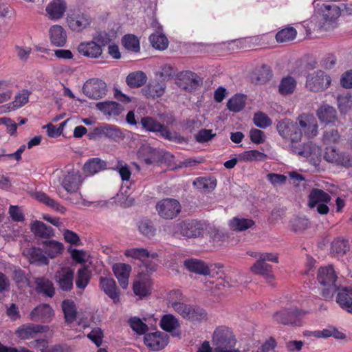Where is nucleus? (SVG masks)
Masks as SVG:
<instances>
[{"label":"nucleus","instance_id":"nucleus-59","mask_svg":"<svg viewBox=\"0 0 352 352\" xmlns=\"http://www.w3.org/2000/svg\"><path fill=\"white\" fill-rule=\"evenodd\" d=\"M253 122L254 124L261 129H267L272 124L271 118L262 111L254 113Z\"/></svg>","mask_w":352,"mask_h":352},{"label":"nucleus","instance_id":"nucleus-37","mask_svg":"<svg viewBox=\"0 0 352 352\" xmlns=\"http://www.w3.org/2000/svg\"><path fill=\"white\" fill-rule=\"evenodd\" d=\"M29 92L27 89H23L21 92L14 96L13 102L0 107L1 111L3 113L10 112L18 109L28 102Z\"/></svg>","mask_w":352,"mask_h":352},{"label":"nucleus","instance_id":"nucleus-34","mask_svg":"<svg viewBox=\"0 0 352 352\" xmlns=\"http://www.w3.org/2000/svg\"><path fill=\"white\" fill-rule=\"evenodd\" d=\"M30 229L36 237L41 239H50L54 235V230L40 221L36 220L32 222Z\"/></svg>","mask_w":352,"mask_h":352},{"label":"nucleus","instance_id":"nucleus-16","mask_svg":"<svg viewBox=\"0 0 352 352\" xmlns=\"http://www.w3.org/2000/svg\"><path fill=\"white\" fill-rule=\"evenodd\" d=\"M48 331V326L28 323L19 327L15 330V336L21 340H26L34 338L38 333H44Z\"/></svg>","mask_w":352,"mask_h":352},{"label":"nucleus","instance_id":"nucleus-14","mask_svg":"<svg viewBox=\"0 0 352 352\" xmlns=\"http://www.w3.org/2000/svg\"><path fill=\"white\" fill-rule=\"evenodd\" d=\"M169 336L161 331L146 333L144 343L152 351H160L168 344Z\"/></svg>","mask_w":352,"mask_h":352},{"label":"nucleus","instance_id":"nucleus-61","mask_svg":"<svg viewBox=\"0 0 352 352\" xmlns=\"http://www.w3.org/2000/svg\"><path fill=\"white\" fill-rule=\"evenodd\" d=\"M266 157V155L257 150H250L243 151L241 154V158L245 161L263 160Z\"/></svg>","mask_w":352,"mask_h":352},{"label":"nucleus","instance_id":"nucleus-11","mask_svg":"<svg viewBox=\"0 0 352 352\" xmlns=\"http://www.w3.org/2000/svg\"><path fill=\"white\" fill-rule=\"evenodd\" d=\"M323 157L327 162L345 168L352 167V156L347 152L337 151L336 147H326Z\"/></svg>","mask_w":352,"mask_h":352},{"label":"nucleus","instance_id":"nucleus-18","mask_svg":"<svg viewBox=\"0 0 352 352\" xmlns=\"http://www.w3.org/2000/svg\"><path fill=\"white\" fill-rule=\"evenodd\" d=\"M67 23L71 30L80 32L90 25L91 18L89 15L77 12L67 16Z\"/></svg>","mask_w":352,"mask_h":352},{"label":"nucleus","instance_id":"nucleus-10","mask_svg":"<svg viewBox=\"0 0 352 352\" xmlns=\"http://www.w3.org/2000/svg\"><path fill=\"white\" fill-rule=\"evenodd\" d=\"M107 91L105 82L97 78L87 80L82 86V93L93 100H99L104 97Z\"/></svg>","mask_w":352,"mask_h":352},{"label":"nucleus","instance_id":"nucleus-2","mask_svg":"<svg viewBox=\"0 0 352 352\" xmlns=\"http://www.w3.org/2000/svg\"><path fill=\"white\" fill-rule=\"evenodd\" d=\"M164 230L174 236L182 235L186 238L192 239L201 236L203 234L204 228L199 221L185 219L165 226Z\"/></svg>","mask_w":352,"mask_h":352},{"label":"nucleus","instance_id":"nucleus-5","mask_svg":"<svg viewBox=\"0 0 352 352\" xmlns=\"http://www.w3.org/2000/svg\"><path fill=\"white\" fill-rule=\"evenodd\" d=\"M317 280L320 285L325 287L322 292V296L325 300H329L334 293L339 289L336 285L337 276L332 265L321 267L318 271Z\"/></svg>","mask_w":352,"mask_h":352},{"label":"nucleus","instance_id":"nucleus-50","mask_svg":"<svg viewBox=\"0 0 352 352\" xmlns=\"http://www.w3.org/2000/svg\"><path fill=\"white\" fill-rule=\"evenodd\" d=\"M91 273L85 266L79 268L77 271V277L76 280V287L79 289L84 290L90 283Z\"/></svg>","mask_w":352,"mask_h":352},{"label":"nucleus","instance_id":"nucleus-43","mask_svg":"<svg viewBox=\"0 0 352 352\" xmlns=\"http://www.w3.org/2000/svg\"><path fill=\"white\" fill-rule=\"evenodd\" d=\"M147 81L145 72L136 71L129 74L126 77V83L130 88H139L143 86Z\"/></svg>","mask_w":352,"mask_h":352},{"label":"nucleus","instance_id":"nucleus-4","mask_svg":"<svg viewBox=\"0 0 352 352\" xmlns=\"http://www.w3.org/2000/svg\"><path fill=\"white\" fill-rule=\"evenodd\" d=\"M316 14L320 17L318 24V30L330 31L337 25V20L341 15V7L335 4H318Z\"/></svg>","mask_w":352,"mask_h":352},{"label":"nucleus","instance_id":"nucleus-46","mask_svg":"<svg viewBox=\"0 0 352 352\" xmlns=\"http://www.w3.org/2000/svg\"><path fill=\"white\" fill-rule=\"evenodd\" d=\"M298 32L292 26H285L277 32L275 38L276 43H289L294 41Z\"/></svg>","mask_w":352,"mask_h":352},{"label":"nucleus","instance_id":"nucleus-40","mask_svg":"<svg viewBox=\"0 0 352 352\" xmlns=\"http://www.w3.org/2000/svg\"><path fill=\"white\" fill-rule=\"evenodd\" d=\"M254 226V221L252 219H244L235 217L229 220L228 226L230 230L243 232L248 230Z\"/></svg>","mask_w":352,"mask_h":352},{"label":"nucleus","instance_id":"nucleus-39","mask_svg":"<svg viewBox=\"0 0 352 352\" xmlns=\"http://www.w3.org/2000/svg\"><path fill=\"white\" fill-rule=\"evenodd\" d=\"M62 309L64 314L65 322L72 324L77 318V308L74 300L65 299L63 300Z\"/></svg>","mask_w":352,"mask_h":352},{"label":"nucleus","instance_id":"nucleus-13","mask_svg":"<svg viewBox=\"0 0 352 352\" xmlns=\"http://www.w3.org/2000/svg\"><path fill=\"white\" fill-rule=\"evenodd\" d=\"M102 137H106L114 141L118 140L123 137L119 127L113 124H103L93 129L92 131L88 133L90 140H95Z\"/></svg>","mask_w":352,"mask_h":352},{"label":"nucleus","instance_id":"nucleus-62","mask_svg":"<svg viewBox=\"0 0 352 352\" xmlns=\"http://www.w3.org/2000/svg\"><path fill=\"white\" fill-rule=\"evenodd\" d=\"M272 76V72L270 67L267 65H262L258 70L256 82L260 84L265 83L270 80Z\"/></svg>","mask_w":352,"mask_h":352},{"label":"nucleus","instance_id":"nucleus-29","mask_svg":"<svg viewBox=\"0 0 352 352\" xmlns=\"http://www.w3.org/2000/svg\"><path fill=\"white\" fill-rule=\"evenodd\" d=\"M114 275L119 282L121 288L125 289L129 284L131 266L128 264L118 263L113 266Z\"/></svg>","mask_w":352,"mask_h":352},{"label":"nucleus","instance_id":"nucleus-58","mask_svg":"<svg viewBox=\"0 0 352 352\" xmlns=\"http://www.w3.org/2000/svg\"><path fill=\"white\" fill-rule=\"evenodd\" d=\"M151 45L156 50H165L168 46V40L165 35L160 34H153L150 36Z\"/></svg>","mask_w":352,"mask_h":352},{"label":"nucleus","instance_id":"nucleus-1","mask_svg":"<svg viewBox=\"0 0 352 352\" xmlns=\"http://www.w3.org/2000/svg\"><path fill=\"white\" fill-rule=\"evenodd\" d=\"M276 131L281 138L290 142L292 151L300 156L311 157L317 155L321 151L318 146L312 142L305 144L302 146L294 145L299 143L302 138V131L299 128L298 122L294 120L285 118L278 121Z\"/></svg>","mask_w":352,"mask_h":352},{"label":"nucleus","instance_id":"nucleus-23","mask_svg":"<svg viewBox=\"0 0 352 352\" xmlns=\"http://www.w3.org/2000/svg\"><path fill=\"white\" fill-rule=\"evenodd\" d=\"M55 279L60 289L64 292H70L73 289L74 271L72 269L63 268L56 273Z\"/></svg>","mask_w":352,"mask_h":352},{"label":"nucleus","instance_id":"nucleus-8","mask_svg":"<svg viewBox=\"0 0 352 352\" xmlns=\"http://www.w3.org/2000/svg\"><path fill=\"white\" fill-rule=\"evenodd\" d=\"M175 311L184 320L192 323L201 324L208 320L206 310L197 305L186 304Z\"/></svg>","mask_w":352,"mask_h":352},{"label":"nucleus","instance_id":"nucleus-51","mask_svg":"<svg viewBox=\"0 0 352 352\" xmlns=\"http://www.w3.org/2000/svg\"><path fill=\"white\" fill-rule=\"evenodd\" d=\"M245 103V96L237 94L230 98L227 102V108L230 111L239 113L243 109Z\"/></svg>","mask_w":352,"mask_h":352},{"label":"nucleus","instance_id":"nucleus-30","mask_svg":"<svg viewBox=\"0 0 352 352\" xmlns=\"http://www.w3.org/2000/svg\"><path fill=\"white\" fill-rule=\"evenodd\" d=\"M107 168L106 162L98 157L87 160L83 164L82 171L86 176L94 175Z\"/></svg>","mask_w":352,"mask_h":352},{"label":"nucleus","instance_id":"nucleus-3","mask_svg":"<svg viewBox=\"0 0 352 352\" xmlns=\"http://www.w3.org/2000/svg\"><path fill=\"white\" fill-rule=\"evenodd\" d=\"M211 342L214 346V352H240L235 348L236 340L234 332L226 326L215 328Z\"/></svg>","mask_w":352,"mask_h":352},{"label":"nucleus","instance_id":"nucleus-33","mask_svg":"<svg viewBox=\"0 0 352 352\" xmlns=\"http://www.w3.org/2000/svg\"><path fill=\"white\" fill-rule=\"evenodd\" d=\"M160 326L162 330L169 332L172 336H179V333H175V330L179 329L180 324L179 319L171 314L162 316L160 321Z\"/></svg>","mask_w":352,"mask_h":352},{"label":"nucleus","instance_id":"nucleus-20","mask_svg":"<svg viewBox=\"0 0 352 352\" xmlns=\"http://www.w3.org/2000/svg\"><path fill=\"white\" fill-rule=\"evenodd\" d=\"M29 316L32 321L50 322L54 316V311L50 304H40L32 309Z\"/></svg>","mask_w":352,"mask_h":352},{"label":"nucleus","instance_id":"nucleus-21","mask_svg":"<svg viewBox=\"0 0 352 352\" xmlns=\"http://www.w3.org/2000/svg\"><path fill=\"white\" fill-rule=\"evenodd\" d=\"M250 270L252 274L262 276L270 285L275 286V276L272 272V266L266 262L256 261L251 266Z\"/></svg>","mask_w":352,"mask_h":352},{"label":"nucleus","instance_id":"nucleus-63","mask_svg":"<svg viewBox=\"0 0 352 352\" xmlns=\"http://www.w3.org/2000/svg\"><path fill=\"white\" fill-rule=\"evenodd\" d=\"M65 241L73 245L78 246L80 243V238L77 233L70 230H65L63 232Z\"/></svg>","mask_w":352,"mask_h":352},{"label":"nucleus","instance_id":"nucleus-55","mask_svg":"<svg viewBox=\"0 0 352 352\" xmlns=\"http://www.w3.org/2000/svg\"><path fill=\"white\" fill-rule=\"evenodd\" d=\"M138 230L143 235L147 238L154 236L155 234L156 229L151 219H143L138 222Z\"/></svg>","mask_w":352,"mask_h":352},{"label":"nucleus","instance_id":"nucleus-15","mask_svg":"<svg viewBox=\"0 0 352 352\" xmlns=\"http://www.w3.org/2000/svg\"><path fill=\"white\" fill-rule=\"evenodd\" d=\"M298 124L303 130L305 136L312 138L317 135L318 123L316 118L309 113H302L298 117Z\"/></svg>","mask_w":352,"mask_h":352},{"label":"nucleus","instance_id":"nucleus-22","mask_svg":"<svg viewBox=\"0 0 352 352\" xmlns=\"http://www.w3.org/2000/svg\"><path fill=\"white\" fill-rule=\"evenodd\" d=\"M100 287L104 293L113 300L115 304L119 302L120 293L113 278L111 277H100Z\"/></svg>","mask_w":352,"mask_h":352},{"label":"nucleus","instance_id":"nucleus-26","mask_svg":"<svg viewBox=\"0 0 352 352\" xmlns=\"http://www.w3.org/2000/svg\"><path fill=\"white\" fill-rule=\"evenodd\" d=\"M336 292V302L341 309L352 314V287H344Z\"/></svg>","mask_w":352,"mask_h":352},{"label":"nucleus","instance_id":"nucleus-57","mask_svg":"<svg viewBox=\"0 0 352 352\" xmlns=\"http://www.w3.org/2000/svg\"><path fill=\"white\" fill-rule=\"evenodd\" d=\"M123 46L125 49L132 51L133 52H138L140 50V43L138 38L134 34H125L122 41Z\"/></svg>","mask_w":352,"mask_h":352},{"label":"nucleus","instance_id":"nucleus-24","mask_svg":"<svg viewBox=\"0 0 352 352\" xmlns=\"http://www.w3.org/2000/svg\"><path fill=\"white\" fill-rule=\"evenodd\" d=\"M184 265L189 272L203 276H212L210 267L204 261L197 258H188L184 261Z\"/></svg>","mask_w":352,"mask_h":352},{"label":"nucleus","instance_id":"nucleus-9","mask_svg":"<svg viewBox=\"0 0 352 352\" xmlns=\"http://www.w3.org/2000/svg\"><path fill=\"white\" fill-rule=\"evenodd\" d=\"M331 77L322 70L319 69L307 76L305 86L313 92H318L327 89L331 85Z\"/></svg>","mask_w":352,"mask_h":352},{"label":"nucleus","instance_id":"nucleus-35","mask_svg":"<svg viewBox=\"0 0 352 352\" xmlns=\"http://www.w3.org/2000/svg\"><path fill=\"white\" fill-rule=\"evenodd\" d=\"M331 195L327 192L314 188L309 192L308 195V207L309 208H314L318 204L320 203H329L331 201Z\"/></svg>","mask_w":352,"mask_h":352},{"label":"nucleus","instance_id":"nucleus-45","mask_svg":"<svg viewBox=\"0 0 352 352\" xmlns=\"http://www.w3.org/2000/svg\"><path fill=\"white\" fill-rule=\"evenodd\" d=\"M349 250V241L343 238H336L331 242V252L336 257L344 256Z\"/></svg>","mask_w":352,"mask_h":352},{"label":"nucleus","instance_id":"nucleus-41","mask_svg":"<svg viewBox=\"0 0 352 352\" xmlns=\"http://www.w3.org/2000/svg\"><path fill=\"white\" fill-rule=\"evenodd\" d=\"M44 247L45 254L47 257L54 258L63 252L64 246L60 242L54 240L45 241L41 243Z\"/></svg>","mask_w":352,"mask_h":352},{"label":"nucleus","instance_id":"nucleus-56","mask_svg":"<svg viewBox=\"0 0 352 352\" xmlns=\"http://www.w3.org/2000/svg\"><path fill=\"white\" fill-rule=\"evenodd\" d=\"M128 323L130 328L138 335H144L148 331L147 324L144 323L141 318L138 316L130 317Z\"/></svg>","mask_w":352,"mask_h":352},{"label":"nucleus","instance_id":"nucleus-47","mask_svg":"<svg viewBox=\"0 0 352 352\" xmlns=\"http://www.w3.org/2000/svg\"><path fill=\"white\" fill-rule=\"evenodd\" d=\"M36 198L41 203L45 204L48 207L55 210L60 214H64L66 210L64 206L60 205L57 201L51 199L50 196L44 192H38L36 195Z\"/></svg>","mask_w":352,"mask_h":352},{"label":"nucleus","instance_id":"nucleus-44","mask_svg":"<svg viewBox=\"0 0 352 352\" xmlns=\"http://www.w3.org/2000/svg\"><path fill=\"white\" fill-rule=\"evenodd\" d=\"M317 116L323 122H334L336 119V110L329 105H322L318 109Z\"/></svg>","mask_w":352,"mask_h":352},{"label":"nucleus","instance_id":"nucleus-60","mask_svg":"<svg viewBox=\"0 0 352 352\" xmlns=\"http://www.w3.org/2000/svg\"><path fill=\"white\" fill-rule=\"evenodd\" d=\"M340 135L339 132L334 129L327 130L323 133L322 142L324 144H337L340 141Z\"/></svg>","mask_w":352,"mask_h":352},{"label":"nucleus","instance_id":"nucleus-38","mask_svg":"<svg viewBox=\"0 0 352 352\" xmlns=\"http://www.w3.org/2000/svg\"><path fill=\"white\" fill-rule=\"evenodd\" d=\"M36 291L38 294H45V296L52 298L55 294V289L52 281L45 277H36L35 278Z\"/></svg>","mask_w":352,"mask_h":352},{"label":"nucleus","instance_id":"nucleus-17","mask_svg":"<svg viewBox=\"0 0 352 352\" xmlns=\"http://www.w3.org/2000/svg\"><path fill=\"white\" fill-rule=\"evenodd\" d=\"M23 256L26 257L28 262L36 266H45L50 263L49 258L40 248L31 246L23 250Z\"/></svg>","mask_w":352,"mask_h":352},{"label":"nucleus","instance_id":"nucleus-64","mask_svg":"<svg viewBox=\"0 0 352 352\" xmlns=\"http://www.w3.org/2000/svg\"><path fill=\"white\" fill-rule=\"evenodd\" d=\"M254 258H256V261H270L277 263L278 262V258L276 253H254Z\"/></svg>","mask_w":352,"mask_h":352},{"label":"nucleus","instance_id":"nucleus-6","mask_svg":"<svg viewBox=\"0 0 352 352\" xmlns=\"http://www.w3.org/2000/svg\"><path fill=\"white\" fill-rule=\"evenodd\" d=\"M142 128L148 132L158 133L160 136L168 141L179 142L181 136L177 133H171L168 127L160 123L151 116L143 117L141 120Z\"/></svg>","mask_w":352,"mask_h":352},{"label":"nucleus","instance_id":"nucleus-48","mask_svg":"<svg viewBox=\"0 0 352 352\" xmlns=\"http://www.w3.org/2000/svg\"><path fill=\"white\" fill-rule=\"evenodd\" d=\"M151 280L148 278L142 280H136L133 285V293L139 297H146L151 294Z\"/></svg>","mask_w":352,"mask_h":352},{"label":"nucleus","instance_id":"nucleus-53","mask_svg":"<svg viewBox=\"0 0 352 352\" xmlns=\"http://www.w3.org/2000/svg\"><path fill=\"white\" fill-rule=\"evenodd\" d=\"M183 300V293L179 289L171 290L168 294V304L170 305L171 308L174 309V311L177 309H179V307H180L186 305L182 302Z\"/></svg>","mask_w":352,"mask_h":352},{"label":"nucleus","instance_id":"nucleus-31","mask_svg":"<svg viewBox=\"0 0 352 352\" xmlns=\"http://www.w3.org/2000/svg\"><path fill=\"white\" fill-rule=\"evenodd\" d=\"M81 177L78 171H68L67 175L63 179V188L69 193L77 192Z\"/></svg>","mask_w":352,"mask_h":352},{"label":"nucleus","instance_id":"nucleus-36","mask_svg":"<svg viewBox=\"0 0 352 352\" xmlns=\"http://www.w3.org/2000/svg\"><path fill=\"white\" fill-rule=\"evenodd\" d=\"M65 10V1H51L45 8L47 16L54 21L63 18Z\"/></svg>","mask_w":352,"mask_h":352},{"label":"nucleus","instance_id":"nucleus-7","mask_svg":"<svg viewBox=\"0 0 352 352\" xmlns=\"http://www.w3.org/2000/svg\"><path fill=\"white\" fill-rule=\"evenodd\" d=\"M308 312L299 308L282 309L274 315V320L283 325L301 326V320Z\"/></svg>","mask_w":352,"mask_h":352},{"label":"nucleus","instance_id":"nucleus-27","mask_svg":"<svg viewBox=\"0 0 352 352\" xmlns=\"http://www.w3.org/2000/svg\"><path fill=\"white\" fill-rule=\"evenodd\" d=\"M79 54L90 58H98L102 54L101 45L94 41L81 42L78 45Z\"/></svg>","mask_w":352,"mask_h":352},{"label":"nucleus","instance_id":"nucleus-52","mask_svg":"<svg viewBox=\"0 0 352 352\" xmlns=\"http://www.w3.org/2000/svg\"><path fill=\"white\" fill-rule=\"evenodd\" d=\"M124 255L127 257L133 258L138 260H144L146 258H155L157 257V253L150 254L145 248H132L125 250Z\"/></svg>","mask_w":352,"mask_h":352},{"label":"nucleus","instance_id":"nucleus-12","mask_svg":"<svg viewBox=\"0 0 352 352\" xmlns=\"http://www.w3.org/2000/svg\"><path fill=\"white\" fill-rule=\"evenodd\" d=\"M156 210L162 219H173L180 212V204L175 199H164L157 203Z\"/></svg>","mask_w":352,"mask_h":352},{"label":"nucleus","instance_id":"nucleus-25","mask_svg":"<svg viewBox=\"0 0 352 352\" xmlns=\"http://www.w3.org/2000/svg\"><path fill=\"white\" fill-rule=\"evenodd\" d=\"M166 90L164 81L151 80L147 86L142 89L143 96L147 99H155L162 97Z\"/></svg>","mask_w":352,"mask_h":352},{"label":"nucleus","instance_id":"nucleus-32","mask_svg":"<svg viewBox=\"0 0 352 352\" xmlns=\"http://www.w3.org/2000/svg\"><path fill=\"white\" fill-rule=\"evenodd\" d=\"M96 107L97 109L109 118L118 116L123 111V107L115 101L100 102L96 104Z\"/></svg>","mask_w":352,"mask_h":352},{"label":"nucleus","instance_id":"nucleus-28","mask_svg":"<svg viewBox=\"0 0 352 352\" xmlns=\"http://www.w3.org/2000/svg\"><path fill=\"white\" fill-rule=\"evenodd\" d=\"M51 45L56 47H64L67 41V34L63 27L59 25H52L49 30Z\"/></svg>","mask_w":352,"mask_h":352},{"label":"nucleus","instance_id":"nucleus-54","mask_svg":"<svg viewBox=\"0 0 352 352\" xmlns=\"http://www.w3.org/2000/svg\"><path fill=\"white\" fill-rule=\"evenodd\" d=\"M296 81L291 76L282 78L279 85V92L281 95H288L294 93Z\"/></svg>","mask_w":352,"mask_h":352},{"label":"nucleus","instance_id":"nucleus-42","mask_svg":"<svg viewBox=\"0 0 352 352\" xmlns=\"http://www.w3.org/2000/svg\"><path fill=\"white\" fill-rule=\"evenodd\" d=\"M193 186L203 192H210L217 186V179L214 177H199L193 182Z\"/></svg>","mask_w":352,"mask_h":352},{"label":"nucleus","instance_id":"nucleus-49","mask_svg":"<svg viewBox=\"0 0 352 352\" xmlns=\"http://www.w3.org/2000/svg\"><path fill=\"white\" fill-rule=\"evenodd\" d=\"M12 279L19 289L26 288L30 285L28 274L19 267H15L12 272Z\"/></svg>","mask_w":352,"mask_h":352},{"label":"nucleus","instance_id":"nucleus-19","mask_svg":"<svg viewBox=\"0 0 352 352\" xmlns=\"http://www.w3.org/2000/svg\"><path fill=\"white\" fill-rule=\"evenodd\" d=\"M138 158L145 164H157L161 160L160 151L147 144H143L138 151Z\"/></svg>","mask_w":352,"mask_h":352}]
</instances>
